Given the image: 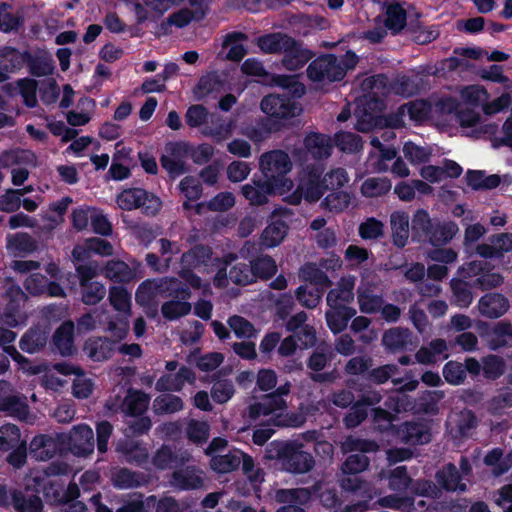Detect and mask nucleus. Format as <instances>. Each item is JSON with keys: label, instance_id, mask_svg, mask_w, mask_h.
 I'll use <instances>...</instances> for the list:
<instances>
[{"label": "nucleus", "instance_id": "obj_57", "mask_svg": "<svg viewBox=\"0 0 512 512\" xmlns=\"http://www.w3.org/2000/svg\"><path fill=\"white\" fill-rule=\"evenodd\" d=\"M183 409V401L173 394H162L153 401V410L157 415L172 414Z\"/></svg>", "mask_w": 512, "mask_h": 512}, {"label": "nucleus", "instance_id": "obj_20", "mask_svg": "<svg viewBox=\"0 0 512 512\" xmlns=\"http://www.w3.org/2000/svg\"><path fill=\"white\" fill-rule=\"evenodd\" d=\"M116 451L123 456L127 463L138 467L145 465L149 459L146 445L133 439L119 441L116 445Z\"/></svg>", "mask_w": 512, "mask_h": 512}, {"label": "nucleus", "instance_id": "obj_16", "mask_svg": "<svg viewBox=\"0 0 512 512\" xmlns=\"http://www.w3.org/2000/svg\"><path fill=\"white\" fill-rule=\"evenodd\" d=\"M0 411L26 424H34L36 420V416L30 411L26 398L19 395L0 398Z\"/></svg>", "mask_w": 512, "mask_h": 512}, {"label": "nucleus", "instance_id": "obj_52", "mask_svg": "<svg viewBox=\"0 0 512 512\" xmlns=\"http://www.w3.org/2000/svg\"><path fill=\"white\" fill-rule=\"evenodd\" d=\"M438 221L439 219L431 218L426 210L418 209L412 217V231L429 241Z\"/></svg>", "mask_w": 512, "mask_h": 512}, {"label": "nucleus", "instance_id": "obj_11", "mask_svg": "<svg viewBox=\"0 0 512 512\" xmlns=\"http://www.w3.org/2000/svg\"><path fill=\"white\" fill-rule=\"evenodd\" d=\"M64 442L73 455L88 456L94 451V432L89 425L78 424L65 436Z\"/></svg>", "mask_w": 512, "mask_h": 512}, {"label": "nucleus", "instance_id": "obj_51", "mask_svg": "<svg viewBox=\"0 0 512 512\" xmlns=\"http://www.w3.org/2000/svg\"><path fill=\"white\" fill-rule=\"evenodd\" d=\"M152 463L156 468L165 470L182 465L184 458L179 457L170 445H162L153 455Z\"/></svg>", "mask_w": 512, "mask_h": 512}, {"label": "nucleus", "instance_id": "obj_27", "mask_svg": "<svg viewBox=\"0 0 512 512\" xmlns=\"http://www.w3.org/2000/svg\"><path fill=\"white\" fill-rule=\"evenodd\" d=\"M478 308L479 312L485 317L499 318L508 310L509 301L498 292L487 293L479 300Z\"/></svg>", "mask_w": 512, "mask_h": 512}, {"label": "nucleus", "instance_id": "obj_17", "mask_svg": "<svg viewBox=\"0 0 512 512\" xmlns=\"http://www.w3.org/2000/svg\"><path fill=\"white\" fill-rule=\"evenodd\" d=\"M196 379L195 372L187 366H181L175 374H163L156 382L155 389L159 392L174 391L179 392L185 386V383H194Z\"/></svg>", "mask_w": 512, "mask_h": 512}, {"label": "nucleus", "instance_id": "obj_36", "mask_svg": "<svg viewBox=\"0 0 512 512\" xmlns=\"http://www.w3.org/2000/svg\"><path fill=\"white\" fill-rule=\"evenodd\" d=\"M247 40L248 36L243 32L235 31L228 33L224 36L222 42V50L228 49V52L223 55V51H221L219 56H222L227 60L239 62L246 54V49L244 48L242 42Z\"/></svg>", "mask_w": 512, "mask_h": 512}, {"label": "nucleus", "instance_id": "obj_22", "mask_svg": "<svg viewBox=\"0 0 512 512\" xmlns=\"http://www.w3.org/2000/svg\"><path fill=\"white\" fill-rule=\"evenodd\" d=\"M457 120L462 128H472L468 136L480 137L483 134H495L498 126L494 123L480 124V115L470 109H460L456 113Z\"/></svg>", "mask_w": 512, "mask_h": 512}, {"label": "nucleus", "instance_id": "obj_14", "mask_svg": "<svg viewBox=\"0 0 512 512\" xmlns=\"http://www.w3.org/2000/svg\"><path fill=\"white\" fill-rule=\"evenodd\" d=\"M45 501L50 505L68 504L80 496V489L74 482H70L66 489L58 482L49 481L42 487Z\"/></svg>", "mask_w": 512, "mask_h": 512}, {"label": "nucleus", "instance_id": "obj_9", "mask_svg": "<svg viewBox=\"0 0 512 512\" xmlns=\"http://www.w3.org/2000/svg\"><path fill=\"white\" fill-rule=\"evenodd\" d=\"M212 258V249L205 245H196L189 251L183 253L181 261L189 268H184L179 275L192 288H199L201 285L200 278L196 276L190 268H196L201 265H207Z\"/></svg>", "mask_w": 512, "mask_h": 512}, {"label": "nucleus", "instance_id": "obj_5", "mask_svg": "<svg viewBox=\"0 0 512 512\" xmlns=\"http://www.w3.org/2000/svg\"><path fill=\"white\" fill-rule=\"evenodd\" d=\"M393 435L408 446L425 445L432 440V428L425 419L404 421L394 427Z\"/></svg>", "mask_w": 512, "mask_h": 512}, {"label": "nucleus", "instance_id": "obj_41", "mask_svg": "<svg viewBox=\"0 0 512 512\" xmlns=\"http://www.w3.org/2000/svg\"><path fill=\"white\" fill-rule=\"evenodd\" d=\"M392 240L395 246L403 248L409 238V218L405 213L394 212L390 217Z\"/></svg>", "mask_w": 512, "mask_h": 512}, {"label": "nucleus", "instance_id": "obj_63", "mask_svg": "<svg viewBox=\"0 0 512 512\" xmlns=\"http://www.w3.org/2000/svg\"><path fill=\"white\" fill-rule=\"evenodd\" d=\"M22 441L17 425L6 423L0 427V451L8 452Z\"/></svg>", "mask_w": 512, "mask_h": 512}, {"label": "nucleus", "instance_id": "obj_59", "mask_svg": "<svg viewBox=\"0 0 512 512\" xmlns=\"http://www.w3.org/2000/svg\"><path fill=\"white\" fill-rule=\"evenodd\" d=\"M466 182L474 190L493 189L500 184V177L495 174L486 176L483 171L470 170L466 174Z\"/></svg>", "mask_w": 512, "mask_h": 512}, {"label": "nucleus", "instance_id": "obj_33", "mask_svg": "<svg viewBox=\"0 0 512 512\" xmlns=\"http://www.w3.org/2000/svg\"><path fill=\"white\" fill-rule=\"evenodd\" d=\"M382 343L390 352L404 351L412 344V333L408 328H390L384 332Z\"/></svg>", "mask_w": 512, "mask_h": 512}, {"label": "nucleus", "instance_id": "obj_50", "mask_svg": "<svg viewBox=\"0 0 512 512\" xmlns=\"http://www.w3.org/2000/svg\"><path fill=\"white\" fill-rule=\"evenodd\" d=\"M288 231V226L283 220H276L271 222L261 234V244L267 248H272L279 245L285 238Z\"/></svg>", "mask_w": 512, "mask_h": 512}, {"label": "nucleus", "instance_id": "obj_25", "mask_svg": "<svg viewBox=\"0 0 512 512\" xmlns=\"http://www.w3.org/2000/svg\"><path fill=\"white\" fill-rule=\"evenodd\" d=\"M58 443L50 435L39 434L29 444V454L37 461H47L58 453Z\"/></svg>", "mask_w": 512, "mask_h": 512}, {"label": "nucleus", "instance_id": "obj_45", "mask_svg": "<svg viewBox=\"0 0 512 512\" xmlns=\"http://www.w3.org/2000/svg\"><path fill=\"white\" fill-rule=\"evenodd\" d=\"M149 396L140 391L129 392L122 403V411L131 417L141 416L148 407Z\"/></svg>", "mask_w": 512, "mask_h": 512}, {"label": "nucleus", "instance_id": "obj_47", "mask_svg": "<svg viewBox=\"0 0 512 512\" xmlns=\"http://www.w3.org/2000/svg\"><path fill=\"white\" fill-rule=\"evenodd\" d=\"M241 456L242 451L240 450L229 451L227 454L212 457L210 466L219 474L230 473L240 467Z\"/></svg>", "mask_w": 512, "mask_h": 512}, {"label": "nucleus", "instance_id": "obj_34", "mask_svg": "<svg viewBox=\"0 0 512 512\" xmlns=\"http://www.w3.org/2000/svg\"><path fill=\"white\" fill-rule=\"evenodd\" d=\"M385 27L396 35L408 27L406 10L398 2L385 3Z\"/></svg>", "mask_w": 512, "mask_h": 512}, {"label": "nucleus", "instance_id": "obj_3", "mask_svg": "<svg viewBox=\"0 0 512 512\" xmlns=\"http://www.w3.org/2000/svg\"><path fill=\"white\" fill-rule=\"evenodd\" d=\"M353 298V290H328L326 301L331 309L326 311L325 317L327 326L334 334L344 331L348 322L355 316L354 308L340 303Z\"/></svg>", "mask_w": 512, "mask_h": 512}, {"label": "nucleus", "instance_id": "obj_19", "mask_svg": "<svg viewBox=\"0 0 512 512\" xmlns=\"http://www.w3.org/2000/svg\"><path fill=\"white\" fill-rule=\"evenodd\" d=\"M192 10L184 8L171 14L167 18V25H175L182 28L187 26L192 20L199 21L203 19L208 10L207 0H188Z\"/></svg>", "mask_w": 512, "mask_h": 512}, {"label": "nucleus", "instance_id": "obj_29", "mask_svg": "<svg viewBox=\"0 0 512 512\" xmlns=\"http://www.w3.org/2000/svg\"><path fill=\"white\" fill-rule=\"evenodd\" d=\"M74 330L73 322L65 321L55 330L52 336V344L62 356H71L75 352Z\"/></svg>", "mask_w": 512, "mask_h": 512}, {"label": "nucleus", "instance_id": "obj_58", "mask_svg": "<svg viewBox=\"0 0 512 512\" xmlns=\"http://www.w3.org/2000/svg\"><path fill=\"white\" fill-rule=\"evenodd\" d=\"M391 187L392 184L389 179L385 177H371L362 183L360 191L363 196L373 198L387 194Z\"/></svg>", "mask_w": 512, "mask_h": 512}, {"label": "nucleus", "instance_id": "obj_35", "mask_svg": "<svg viewBox=\"0 0 512 512\" xmlns=\"http://www.w3.org/2000/svg\"><path fill=\"white\" fill-rule=\"evenodd\" d=\"M444 397L442 390L422 391L415 399L413 408L417 413L435 416L439 413V403Z\"/></svg>", "mask_w": 512, "mask_h": 512}, {"label": "nucleus", "instance_id": "obj_26", "mask_svg": "<svg viewBox=\"0 0 512 512\" xmlns=\"http://www.w3.org/2000/svg\"><path fill=\"white\" fill-rule=\"evenodd\" d=\"M252 281L251 269L245 264L233 266L228 274L225 269H220L214 277V285L217 287L230 283L245 286L252 283Z\"/></svg>", "mask_w": 512, "mask_h": 512}, {"label": "nucleus", "instance_id": "obj_40", "mask_svg": "<svg viewBox=\"0 0 512 512\" xmlns=\"http://www.w3.org/2000/svg\"><path fill=\"white\" fill-rule=\"evenodd\" d=\"M171 484L180 490H194L202 487L203 479L196 474L194 468L186 467L173 471Z\"/></svg>", "mask_w": 512, "mask_h": 512}, {"label": "nucleus", "instance_id": "obj_13", "mask_svg": "<svg viewBox=\"0 0 512 512\" xmlns=\"http://www.w3.org/2000/svg\"><path fill=\"white\" fill-rule=\"evenodd\" d=\"M322 169L315 165L307 166L298 185V191L309 202L318 201L326 191L321 179Z\"/></svg>", "mask_w": 512, "mask_h": 512}, {"label": "nucleus", "instance_id": "obj_32", "mask_svg": "<svg viewBox=\"0 0 512 512\" xmlns=\"http://www.w3.org/2000/svg\"><path fill=\"white\" fill-rule=\"evenodd\" d=\"M117 342L107 337L89 339L84 344V351L93 361H104L112 357Z\"/></svg>", "mask_w": 512, "mask_h": 512}, {"label": "nucleus", "instance_id": "obj_37", "mask_svg": "<svg viewBox=\"0 0 512 512\" xmlns=\"http://www.w3.org/2000/svg\"><path fill=\"white\" fill-rule=\"evenodd\" d=\"M16 512H43V501L39 495L14 489L11 492V505Z\"/></svg>", "mask_w": 512, "mask_h": 512}, {"label": "nucleus", "instance_id": "obj_46", "mask_svg": "<svg viewBox=\"0 0 512 512\" xmlns=\"http://www.w3.org/2000/svg\"><path fill=\"white\" fill-rule=\"evenodd\" d=\"M512 408V389L505 387L486 402V410L493 417H502Z\"/></svg>", "mask_w": 512, "mask_h": 512}, {"label": "nucleus", "instance_id": "obj_39", "mask_svg": "<svg viewBox=\"0 0 512 512\" xmlns=\"http://www.w3.org/2000/svg\"><path fill=\"white\" fill-rule=\"evenodd\" d=\"M283 53L282 65L290 71L302 68L314 56L310 50L303 48L302 44L295 39L294 45Z\"/></svg>", "mask_w": 512, "mask_h": 512}, {"label": "nucleus", "instance_id": "obj_38", "mask_svg": "<svg viewBox=\"0 0 512 512\" xmlns=\"http://www.w3.org/2000/svg\"><path fill=\"white\" fill-rule=\"evenodd\" d=\"M435 479L440 488L446 491L466 490V485L461 483V475L457 467L452 463H448L438 470Z\"/></svg>", "mask_w": 512, "mask_h": 512}, {"label": "nucleus", "instance_id": "obj_28", "mask_svg": "<svg viewBox=\"0 0 512 512\" xmlns=\"http://www.w3.org/2000/svg\"><path fill=\"white\" fill-rule=\"evenodd\" d=\"M256 44L264 53L278 54L292 47L294 38L285 33L275 32L258 37Z\"/></svg>", "mask_w": 512, "mask_h": 512}, {"label": "nucleus", "instance_id": "obj_21", "mask_svg": "<svg viewBox=\"0 0 512 512\" xmlns=\"http://www.w3.org/2000/svg\"><path fill=\"white\" fill-rule=\"evenodd\" d=\"M49 334L50 329L47 326L34 325L22 335L19 347L28 354L38 353L45 348Z\"/></svg>", "mask_w": 512, "mask_h": 512}, {"label": "nucleus", "instance_id": "obj_30", "mask_svg": "<svg viewBox=\"0 0 512 512\" xmlns=\"http://www.w3.org/2000/svg\"><path fill=\"white\" fill-rule=\"evenodd\" d=\"M488 347L493 351L512 345V323L501 320L487 332Z\"/></svg>", "mask_w": 512, "mask_h": 512}, {"label": "nucleus", "instance_id": "obj_24", "mask_svg": "<svg viewBox=\"0 0 512 512\" xmlns=\"http://www.w3.org/2000/svg\"><path fill=\"white\" fill-rule=\"evenodd\" d=\"M242 194L251 205L261 206L268 202V196L279 193L280 190L266 180H253L241 188Z\"/></svg>", "mask_w": 512, "mask_h": 512}, {"label": "nucleus", "instance_id": "obj_12", "mask_svg": "<svg viewBox=\"0 0 512 512\" xmlns=\"http://www.w3.org/2000/svg\"><path fill=\"white\" fill-rule=\"evenodd\" d=\"M372 496L369 495L366 499L356 502L345 503L341 495L335 488H328L321 492V504L335 512H366L371 509Z\"/></svg>", "mask_w": 512, "mask_h": 512}, {"label": "nucleus", "instance_id": "obj_44", "mask_svg": "<svg viewBox=\"0 0 512 512\" xmlns=\"http://www.w3.org/2000/svg\"><path fill=\"white\" fill-rule=\"evenodd\" d=\"M222 372L218 371L212 376L211 397L217 404L228 402L235 394L234 384L229 379L221 377Z\"/></svg>", "mask_w": 512, "mask_h": 512}, {"label": "nucleus", "instance_id": "obj_48", "mask_svg": "<svg viewBox=\"0 0 512 512\" xmlns=\"http://www.w3.org/2000/svg\"><path fill=\"white\" fill-rule=\"evenodd\" d=\"M459 228L453 221H438L435 223L434 231L429 243L434 247H442L448 244L458 233Z\"/></svg>", "mask_w": 512, "mask_h": 512}, {"label": "nucleus", "instance_id": "obj_55", "mask_svg": "<svg viewBox=\"0 0 512 512\" xmlns=\"http://www.w3.org/2000/svg\"><path fill=\"white\" fill-rule=\"evenodd\" d=\"M506 370L505 360L495 354H489L482 358V372L485 379L495 381L499 379Z\"/></svg>", "mask_w": 512, "mask_h": 512}, {"label": "nucleus", "instance_id": "obj_23", "mask_svg": "<svg viewBox=\"0 0 512 512\" xmlns=\"http://www.w3.org/2000/svg\"><path fill=\"white\" fill-rule=\"evenodd\" d=\"M287 403L284 398L276 396L273 392L265 394L260 401L251 404L248 407V417L255 421L260 416H268L276 411L285 410Z\"/></svg>", "mask_w": 512, "mask_h": 512}, {"label": "nucleus", "instance_id": "obj_15", "mask_svg": "<svg viewBox=\"0 0 512 512\" xmlns=\"http://www.w3.org/2000/svg\"><path fill=\"white\" fill-rule=\"evenodd\" d=\"M430 106L425 101H415L404 104L398 110L387 116L386 123L390 128H399L405 125L404 117L408 116L410 120L421 121L427 117Z\"/></svg>", "mask_w": 512, "mask_h": 512}, {"label": "nucleus", "instance_id": "obj_54", "mask_svg": "<svg viewBox=\"0 0 512 512\" xmlns=\"http://www.w3.org/2000/svg\"><path fill=\"white\" fill-rule=\"evenodd\" d=\"M311 494L307 488H280L275 491L274 499L277 503L286 505L306 504Z\"/></svg>", "mask_w": 512, "mask_h": 512}, {"label": "nucleus", "instance_id": "obj_18", "mask_svg": "<svg viewBox=\"0 0 512 512\" xmlns=\"http://www.w3.org/2000/svg\"><path fill=\"white\" fill-rule=\"evenodd\" d=\"M6 296L10 299L6 304L3 313L0 316L1 322L8 327H18L25 324L26 315L21 311L20 304L14 298L20 296L27 299L28 294L24 290H5Z\"/></svg>", "mask_w": 512, "mask_h": 512}, {"label": "nucleus", "instance_id": "obj_53", "mask_svg": "<svg viewBox=\"0 0 512 512\" xmlns=\"http://www.w3.org/2000/svg\"><path fill=\"white\" fill-rule=\"evenodd\" d=\"M298 277L301 281L314 286H331L332 282L324 271L317 264L308 262L300 267Z\"/></svg>", "mask_w": 512, "mask_h": 512}, {"label": "nucleus", "instance_id": "obj_10", "mask_svg": "<svg viewBox=\"0 0 512 512\" xmlns=\"http://www.w3.org/2000/svg\"><path fill=\"white\" fill-rule=\"evenodd\" d=\"M189 146L184 142H170L165 146V152L160 158L161 166L174 178L187 172L186 158Z\"/></svg>", "mask_w": 512, "mask_h": 512}, {"label": "nucleus", "instance_id": "obj_56", "mask_svg": "<svg viewBox=\"0 0 512 512\" xmlns=\"http://www.w3.org/2000/svg\"><path fill=\"white\" fill-rule=\"evenodd\" d=\"M112 484L117 489H131L142 485V475L128 468H120L112 475Z\"/></svg>", "mask_w": 512, "mask_h": 512}, {"label": "nucleus", "instance_id": "obj_64", "mask_svg": "<svg viewBox=\"0 0 512 512\" xmlns=\"http://www.w3.org/2000/svg\"><path fill=\"white\" fill-rule=\"evenodd\" d=\"M141 199L147 200L146 190L141 188H130L123 190L117 197V204L122 210H133L139 206Z\"/></svg>", "mask_w": 512, "mask_h": 512}, {"label": "nucleus", "instance_id": "obj_31", "mask_svg": "<svg viewBox=\"0 0 512 512\" xmlns=\"http://www.w3.org/2000/svg\"><path fill=\"white\" fill-rule=\"evenodd\" d=\"M304 147L314 159H325L331 155L332 144L329 136L310 132L304 138Z\"/></svg>", "mask_w": 512, "mask_h": 512}, {"label": "nucleus", "instance_id": "obj_62", "mask_svg": "<svg viewBox=\"0 0 512 512\" xmlns=\"http://www.w3.org/2000/svg\"><path fill=\"white\" fill-rule=\"evenodd\" d=\"M250 269L253 278L269 279L276 274L277 265L272 257L265 255L251 261Z\"/></svg>", "mask_w": 512, "mask_h": 512}, {"label": "nucleus", "instance_id": "obj_60", "mask_svg": "<svg viewBox=\"0 0 512 512\" xmlns=\"http://www.w3.org/2000/svg\"><path fill=\"white\" fill-rule=\"evenodd\" d=\"M334 143L344 153H357L363 148L362 138L352 132L341 131L334 135Z\"/></svg>", "mask_w": 512, "mask_h": 512}, {"label": "nucleus", "instance_id": "obj_8", "mask_svg": "<svg viewBox=\"0 0 512 512\" xmlns=\"http://www.w3.org/2000/svg\"><path fill=\"white\" fill-rule=\"evenodd\" d=\"M342 61L334 55H324L312 61L307 68V75L313 81H339L346 74Z\"/></svg>", "mask_w": 512, "mask_h": 512}, {"label": "nucleus", "instance_id": "obj_4", "mask_svg": "<svg viewBox=\"0 0 512 512\" xmlns=\"http://www.w3.org/2000/svg\"><path fill=\"white\" fill-rule=\"evenodd\" d=\"M382 108V101L372 96H363L358 99L354 114L357 118L355 129L362 133H368L375 129L389 127L387 117L381 118L378 112Z\"/></svg>", "mask_w": 512, "mask_h": 512}, {"label": "nucleus", "instance_id": "obj_42", "mask_svg": "<svg viewBox=\"0 0 512 512\" xmlns=\"http://www.w3.org/2000/svg\"><path fill=\"white\" fill-rule=\"evenodd\" d=\"M279 130L278 125L270 118L259 121L256 125H247L241 130V134L254 143L266 140L272 132Z\"/></svg>", "mask_w": 512, "mask_h": 512}, {"label": "nucleus", "instance_id": "obj_1", "mask_svg": "<svg viewBox=\"0 0 512 512\" xmlns=\"http://www.w3.org/2000/svg\"><path fill=\"white\" fill-rule=\"evenodd\" d=\"M304 445L297 441H273L268 448V455L276 459L284 471L292 474H304L315 465L310 452L303 450Z\"/></svg>", "mask_w": 512, "mask_h": 512}, {"label": "nucleus", "instance_id": "obj_49", "mask_svg": "<svg viewBox=\"0 0 512 512\" xmlns=\"http://www.w3.org/2000/svg\"><path fill=\"white\" fill-rule=\"evenodd\" d=\"M211 126H206L203 134L212 137L214 140L221 142L232 135L235 127L234 121L225 123L219 114H211Z\"/></svg>", "mask_w": 512, "mask_h": 512}, {"label": "nucleus", "instance_id": "obj_7", "mask_svg": "<svg viewBox=\"0 0 512 512\" xmlns=\"http://www.w3.org/2000/svg\"><path fill=\"white\" fill-rule=\"evenodd\" d=\"M167 290H136V300L140 301L144 295H158ZM169 296L181 297L183 300L191 296V290H168ZM191 304L187 301L180 300H169L162 304L161 313L162 316L168 320H177L183 316H186L191 311Z\"/></svg>", "mask_w": 512, "mask_h": 512}, {"label": "nucleus", "instance_id": "obj_43", "mask_svg": "<svg viewBox=\"0 0 512 512\" xmlns=\"http://www.w3.org/2000/svg\"><path fill=\"white\" fill-rule=\"evenodd\" d=\"M105 276L119 284H128L135 277V272L123 261L110 260L103 269Z\"/></svg>", "mask_w": 512, "mask_h": 512}, {"label": "nucleus", "instance_id": "obj_61", "mask_svg": "<svg viewBox=\"0 0 512 512\" xmlns=\"http://www.w3.org/2000/svg\"><path fill=\"white\" fill-rule=\"evenodd\" d=\"M12 6L6 2L0 3L1 31L4 33L17 32L23 25V17L9 10Z\"/></svg>", "mask_w": 512, "mask_h": 512}, {"label": "nucleus", "instance_id": "obj_6", "mask_svg": "<svg viewBox=\"0 0 512 512\" xmlns=\"http://www.w3.org/2000/svg\"><path fill=\"white\" fill-rule=\"evenodd\" d=\"M260 108L271 118L287 120L299 116L303 112L301 104L287 95L269 94L260 103Z\"/></svg>", "mask_w": 512, "mask_h": 512}, {"label": "nucleus", "instance_id": "obj_2", "mask_svg": "<svg viewBox=\"0 0 512 512\" xmlns=\"http://www.w3.org/2000/svg\"><path fill=\"white\" fill-rule=\"evenodd\" d=\"M259 169L264 180L280 190V194L289 191L293 183L286 177L292 169L289 155L283 150H272L263 153L259 159Z\"/></svg>", "mask_w": 512, "mask_h": 512}]
</instances>
